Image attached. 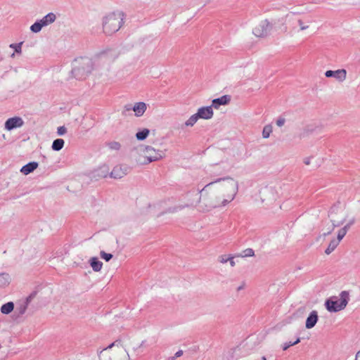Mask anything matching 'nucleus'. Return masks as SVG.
I'll return each mask as SVG.
<instances>
[{"instance_id":"obj_1","label":"nucleus","mask_w":360,"mask_h":360,"mask_svg":"<svg viewBox=\"0 0 360 360\" xmlns=\"http://www.w3.org/2000/svg\"><path fill=\"white\" fill-rule=\"evenodd\" d=\"M120 53L115 49H108L96 53L93 58L80 57L73 62L72 73L77 79H83L94 70L107 68L119 56Z\"/></svg>"},{"instance_id":"obj_2","label":"nucleus","mask_w":360,"mask_h":360,"mask_svg":"<svg viewBox=\"0 0 360 360\" xmlns=\"http://www.w3.org/2000/svg\"><path fill=\"white\" fill-rule=\"evenodd\" d=\"M216 182L212 181L206 184L200 191L199 198L200 210L202 212H210L214 209L224 207L227 200H221L215 192Z\"/></svg>"},{"instance_id":"obj_3","label":"nucleus","mask_w":360,"mask_h":360,"mask_svg":"<svg viewBox=\"0 0 360 360\" xmlns=\"http://www.w3.org/2000/svg\"><path fill=\"white\" fill-rule=\"evenodd\" d=\"M215 184V192L220 199L227 200L224 207L232 202L236 198L238 191V183L231 177L220 178L214 181Z\"/></svg>"},{"instance_id":"obj_4","label":"nucleus","mask_w":360,"mask_h":360,"mask_svg":"<svg viewBox=\"0 0 360 360\" xmlns=\"http://www.w3.org/2000/svg\"><path fill=\"white\" fill-rule=\"evenodd\" d=\"M122 357H129V354L120 340H116L108 345L99 354L100 360H122Z\"/></svg>"},{"instance_id":"obj_5","label":"nucleus","mask_w":360,"mask_h":360,"mask_svg":"<svg viewBox=\"0 0 360 360\" xmlns=\"http://www.w3.org/2000/svg\"><path fill=\"white\" fill-rule=\"evenodd\" d=\"M140 150L142 156L136 160V162L139 165H148L165 157V153L162 150L155 149L150 146H143Z\"/></svg>"},{"instance_id":"obj_6","label":"nucleus","mask_w":360,"mask_h":360,"mask_svg":"<svg viewBox=\"0 0 360 360\" xmlns=\"http://www.w3.org/2000/svg\"><path fill=\"white\" fill-rule=\"evenodd\" d=\"M349 294L348 291L344 290L340 293L339 297H331L325 302L327 310L330 312H337L344 309L348 304Z\"/></svg>"},{"instance_id":"obj_7","label":"nucleus","mask_w":360,"mask_h":360,"mask_svg":"<svg viewBox=\"0 0 360 360\" xmlns=\"http://www.w3.org/2000/svg\"><path fill=\"white\" fill-rule=\"evenodd\" d=\"M123 23L122 13H112L105 16L103 21V27L107 34H111L120 30Z\"/></svg>"},{"instance_id":"obj_8","label":"nucleus","mask_w":360,"mask_h":360,"mask_svg":"<svg viewBox=\"0 0 360 360\" xmlns=\"http://www.w3.org/2000/svg\"><path fill=\"white\" fill-rule=\"evenodd\" d=\"M286 20L291 24L292 30L295 32L304 31L309 27L312 22L311 19L307 15H301L297 13H289L286 15Z\"/></svg>"},{"instance_id":"obj_9","label":"nucleus","mask_w":360,"mask_h":360,"mask_svg":"<svg viewBox=\"0 0 360 360\" xmlns=\"http://www.w3.org/2000/svg\"><path fill=\"white\" fill-rule=\"evenodd\" d=\"M328 217L332 222V227L323 233L324 236L330 234L335 227L342 225L346 221L347 214L344 209L335 205L331 207Z\"/></svg>"},{"instance_id":"obj_10","label":"nucleus","mask_w":360,"mask_h":360,"mask_svg":"<svg viewBox=\"0 0 360 360\" xmlns=\"http://www.w3.org/2000/svg\"><path fill=\"white\" fill-rule=\"evenodd\" d=\"M270 21L264 20L261 21L252 30V33L257 37H266L271 32Z\"/></svg>"},{"instance_id":"obj_11","label":"nucleus","mask_w":360,"mask_h":360,"mask_svg":"<svg viewBox=\"0 0 360 360\" xmlns=\"http://www.w3.org/2000/svg\"><path fill=\"white\" fill-rule=\"evenodd\" d=\"M127 111L133 110L136 117L142 116L147 109V105L144 102L136 103L133 106L131 105H127L124 106Z\"/></svg>"},{"instance_id":"obj_12","label":"nucleus","mask_w":360,"mask_h":360,"mask_svg":"<svg viewBox=\"0 0 360 360\" xmlns=\"http://www.w3.org/2000/svg\"><path fill=\"white\" fill-rule=\"evenodd\" d=\"M24 124L23 120L20 117H13L8 119L5 122V129L11 131L14 129L21 127Z\"/></svg>"},{"instance_id":"obj_13","label":"nucleus","mask_w":360,"mask_h":360,"mask_svg":"<svg viewBox=\"0 0 360 360\" xmlns=\"http://www.w3.org/2000/svg\"><path fill=\"white\" fill-rule=\"evenodd\" d=\"M288 21L286 20V17L284 18H275L271 19L270 22L271 29L274 28L276 30H279L282 32H285L287 31V27L285 26V22Z\"/></svg>"},{"instance_id":"obj_14","label":"nucleus","mask_w":360,"mask_h":360,"mask_svg":"<svg viewBox=\"0 0 360 360\" xmlns=\"http://www.w3.org/2000/svg\"><path fill=\"white\" fill-rule=\"evenodd\" d=\"M129 168L125 165H117L110 172V176L114 179H121L128 174Z\"/></svg>"},{"instance_id":"obj_15","label":"nucleus","mask_w":360,"mask_h":360,"mask_svg":"<svg viewBox=\"0 0 360 360\" xmlns=\"http://www.w3.org/2000/svg\"><path fill=\"white\" fill-rule=\"evenodd\" d=\"M326 77H334L339 82H343L347 77V71L345 69H339L337 70H327L325 72Z\"/></svg>"},{"instance_id":"obj_16","label":"nucleus","mask_w":360,"mask_h":360,"mask_svg":"<svg viewBox=\"0 0 360 360\" xmlns=\"http://www.w3.org/2000/svg\"><path fill=\"white\" fill-rule=\"evenodd\" d=\"M199 119L209 120L213 117L214 112L212 106L200 108L196 112Z\"/></svg>"},{"instance_id":"obj_17","label":"nucleus","mask_w":360,"mask_h":360,"mask_svg":"<svg viewBox=\"0 0 360 360\" xmlns=\"http://www.w3.org/2000/svg\"><path fill=\"white\" fill-rule=\"evenodd\" d=\"M27 303H21L18 305L14 311L13 318L15 321H19L22 316L26 312Z\"/></svg>"},{"instance_id":"obj_18","label":"nucleus","mask_w":360,"mask_h":360,"mask_svg":"<svg viewBox=\"0 0 360 360\" xmlns=\"http://www.w3.org/2000/svg\"><path fill=\"white\" fill-rule=\"evenodd\" d=\"M318 321V313L316 311H312L306 320L305 326L307 329L314 327Z\"/></svg>"},{"instance_id":"obj_19","label":"nucleus","mask_w":360,"mask_h":360,"mask_svg":"<svg viewBox=\"0 0 360 360\" xmlns=\"http://www.w3.org/2000/svg\"><path fill=\"white\" fill-rule=\"evenodd\" d=\"M230 101V96L225 95L222 96L219 98H215L212 101V108H219V107L221 105H226Z\"/></svg>"},{"instance_id":"obj_20","label":"nucleus","mask_w":360,"mask_h":360,"mask_svg":"<svg viewBox=\"0 0 360 360\" xmlns=\"http://www.w3.org/2000/svg\"><path fill=\"white\" fill-rule=\"evenodd\" d=\"M56 20V15L53 13H49L45 16H44L41 19H40V22L42 24L43 27L48 26L53 22H54Z\"/></svg>"},{"instance_id":"obj_21","label":"nucleus","mask_w":360,"mask_h":360,"mask_svg":"<svg viewBox=\"0 0 360 360\" xmlns=\"http://www.w3.org/2000/svg\"><path fill=\"white\" fill-rule=\"evenodd\" d=\"M38 167V163L36 162H31L28 164L24 165L21 169L20 172L23 173L25 175L29 174L30 173L32 172L34 169H36Z\"/></svg>"},{"instance_id":"obj_22","label":"nucleus","mask_w":360,"mask_h":360,"mask_svg":"<svg viewBox=\"0 0 360 360\" xmlns=\"http://www.w3.org/2000/svg\"><path fill=\"white\" fill-rule=\"evenodd\" d=\"M90 266L94 271H100L103 267V263L97 257H91L89 260Z\"/></svg>"},{"instance_id":"obj_23","label":"nucleus","mask_w":360,"mask_h":360,"mask_svg":"<svg viewBox=\"0 0 360 360\" xmlns=\"http://www.w3.org/2000/svg\"><path fill=\"white\" fill-rule=\"evenodd\" d=\"M14 309V304L13 302H8L1 307L0 311L3 314H9Z\"/></svg>"},{"instance_id":"obj_24","label":"nucleus","mask_w":360,"mask_h":360,"mask_svg":"<svg viewBox=\"0 0 360 360\" xmlns=\"http://www.w3.org/2000/svg\"><path fill=\"white\" fill-rule=\"evenodd\" d=\"M11 281V278L8 274L5 272L0 273V287H5L8 285Z\"/></svg>"},{"instance_id":"obj_25","label":"nucleus","mask_w":360,"mask_h":360,"mask_svg":"<svg viewBox=\"0 0 360 360\" xmlns=\"http://www.w3.org/2000/svg\"><path fill=\"white\" fill-rule=\"evenodd\" d=\"M64 144L65 141L63 139H57L53 141L51 148L55 151H59L63 148Z\"/></svg>"},{"instance_id":"obj_26","label":"nucleus","mask_w":360,"mask_h":360,"mask_svg":"<svg viewBox=\"0 0 360 360\" xmlns=\"http://www.w3.org/2000/svg\"><path fill=\"white\" fill-rule=\"evenodd\" d=\"M150 130L148 129H143L140 131H138L136 134V138L139 141H143L145 140L149 135Z\"/></svg>"},{"instance_id":"obj_27","label":"nucleus","mask_w":360,"mask_h":360,"mask_svg":"<svg viewBox=\"0 0 360 360\" xmlns=\"http://www.w3.org/2000/svg\"><path fill=\"white\" fill-rule=\"evenodd\" d=\"M340 243H338V240H335V239L332 240L326 250H325L326 254L329 255L339 245Z\"/></svg>"},{"instance_id":"obj_28","label":"nucleus","mask_w":360,"mask_h":360,"mask_svg":"<svg viewBox=\"0 0 360 360\" xmlns=\"http://www.w3.org/2000/svg\"><path fill=\"white\" fill-rule=\"evenodd\" d=\"M199 120L197 114L192 115L184 123L186 127H193Z\"/></svg>"},{"instance_id":"obj_29","label":"nucleus","mask_w":360,"mask_h":360,"mask_svg":"<svg viewBox=\"0 0 360 360\" xmlns=\"http://www.w3.org/2000/svg\"><path fill=\"white\" fill-rule=\"evenodd\" d=\"M349 229V225H345L343 228L339 230L338 233V238L335 239V240H338V243L340 242V240L345 237L346 235L347 231Z\"/></svg>"},{"instance_id":"obj_30","label":"nucleus","mask_w":360,"mask_h":360,"mask_svg":"<svg viewBox=\"0 0 360 360\" xmlns=\"http://www.w3.org/2000/svg\"><path fill=\"white\" fill-rule=\"evenodd\" d=\"M43 27L42 24L40 22V20H37L34 24L30 26V30L34 33L39 32Z\"/></svg>"},{"instance_id":"obj_31","label":"nucleus","mask_w":360,"mask_h":360,"mask_svg":"<svg viewBox=\"0 0 360 360\" xmlns=\"http://www.w3.org/2000/svg\"><path fill=\"white\" fill-rule=\"evenodd\" d=\"M272 132V127L270 124L265 125L263 128L262 131V136L264 139H267L269 137L271 133Z\"/></svg>"},{"instance_id":"obj_32","label":"nucleus","mask_w":360,"mask_h":360,"mask_svg":"<svg viewBox=\"0 0 360 360\" xmlns=\"http://www.w3.org/2000/svg\"><path fill=\"white\" fill-rule=\"evenodd\" d=\"M108 147L111 150H119L121 148V144L117 141H111L108 143Z\"/></svg>"},{"instance_id":"obj_33","label":"nucleus","mask_w":360,"mask_h":360,"mask_svg":"<svg viewBox=\"0 0 360 360\" xmlns=\"http://www.w3.org/2000/svg\"><path fill=\"white\" fill-rule=\"evenodd\" d=\"M300 342V338H297V340L294 342H285L283 345L282 347H283V350H287L291 346H293V345H295L297 344H298L299 342Z\"/></svg>"},{"instance_id":"obj_34","label":"nucleus","mask_w":360,"mask_h":360,"mask_svg":"<svg viewBox=\"0 0 360 360\" xmlns=\"http://www.w3.org/2000/svg\"><path fill=\"white\" fill-rule=\"evenodd\" d=\"M101 257L105 260L106 262L110 261L112 258V255L110 253H106L104 251H101L100 252Z\"/></svg>"},{"instance_id":"obj_35","label":"nucleus","mask_w":360,"mask_h":360,"mask_svg":"<svg viewBox=\"0 0 360 360\" xmlns=\"http://www.w3.org/2000/svg\"><path fill=\"white\" fill-rule=\"evenodd\" d=\"M22 42L18 43V44H11L10 45V47L13 49L16 53H21Z\"/></svg>"},{"instance_id":"obj_36","label":"nucleus","mask_w":360,"mask_h":360,"mask_svg":"<svg viewBox=\"0 0 360 360\" xmlns=\"http://www.w3.org/2000/svg\"><path fill=\"white\" fill-rule=\"evenodd\" d=\"M98 172L101 174H98V176L101 178H104L107 176L108 171L105 167H101Z\"/></svg>"},{"instance_id":"obj_37","label":"nucleus","mask_w":360,"mask_h":360,"mask_svg":"<svg viewBox=\"0 0 360 360\" xmlns=\"http://www.w3.org/2000/svg\"><path fill=\"white\" fill-rule=\"evenodd\" d=\"M254 255V251L252 249L248 248L243 251L242 257H252Z\"/></svg>"},{"instance_id":"obj_38","label":"nucleus","mask_w":360,"mask_h":360,"mask_svg":"<svg viewBox=\"0 0 360 360\" xmlns=\"http://www.w3.org/2000/svg\"><path fill=\"white\" fill-rule=\"evenodd\" d=\"M66 131H67V129L64 126L59 127L57 129V133L60 136L65 134L66 133Z\"/></svg>"},{"instance_id":"obj_39","label":"nucleus","mask_w":360,"mask_h":360,"mask_svg":"<svg viewBox=\"0 0 360 360\" xmlns=\"http://www.w3.org/2000/svg\"><path fill=\"white\" fill-rule=\"evenodd\" d=\"M285 122V118L283 117H279L277 120H276V124L278 126V127H282L284 125Z\"/></svg>"},{"instance_id":"obj_40","label":"nucleus","mask_w":360,"mask_h":360,"mask_svg":"<svg viewBox=\"0 0 360 360\" xmlns=\"http://www.w3.org/2000/svg\"><path fill=\"white\" fill-rule=\"evenodd\" d=\"M228 257H227L226 255H221L219 257V261L222 264L226 263L227 262H229Z\"/></svg>"},{"instance_id":"obj_41","label":"nucleus","mask_w":360,"mask_h":360,"mask_svg":"<svg viewBox=\"0 0 360 360\" xmlns=\"http://www.w3.org/2000/svg\"><path fill=\"white\" fill-rule=\"evenodd\" d=\"M228 259H229V263H230V265H231V266H235V264H236V263H235V262H234V260H233V257H228Z\"/></svg>"},{"instance_id":"obj_42","label":"nucleus","mask_w":360,"mask_h":360,"mask_svg":"<svg viewBox=\"0 0 360 360\" xmlns=\"http://www.w3.org/2000/svg\"><path fill=\"white\" fill-rule=\"evenodd\" d=\"M245 286V283L244 282H243L238 288H237V291H240L241 290H243Z\"/></svg>"},{"instance_id":"obj_43","label":"nucleus","mask_w":360,"mask_h":360,"mask_svg":"<svg viewBox=\"0 0 360 360\" xmlns=\"http://www.w3.org/2000/svg\"><path fill=\"white\" fill-rule=\"evenodd\" d=\"M182 354H183V351L179 350L175 353L174 356H176V358H178V357H180L181 356H182Z\"/></svg>"},{"instance_id":"obj_44","label":"nucleus","mask_w":360,"mask_h":360,"mask_svg":"<svg viewBox=\"0 0 360 360\" xmlns=\"http://www.w3.org/2000/svg\"><path fill=\"white\" fill-rule=\"evenodd\" d=\"M310 162H311V158H306L304 159V163L306 165H309L310 164Z\"/></svg>"},{"instance_id":"obj_45","label":"nucleus","mask_w":360,"mask_h":360,"mask_svg":"<svg viewBox=\"0 0 360 360\" xmlns=\"http://www.w3.org/2000/svg\"><path fill=\"white\" fill-rule=\"evenodd\" d=\"M267 193H272V188H266L263 191V194H266Z\"/></svg>"},{"instance_id":"obj_46","label":"nucleus","mask_w":360,"mask_h":360,"mask_svg":"<svg viewBox=\"0 0 360 360\" xmlns=\"http://www.w3.org/2000/svg\"><path fill=\"white\" fill-rule=\"evenodd\" d=\"M32 299V295H31L27 297L26 300L23 303H27V305H28L29 303L31 302Z\"/></svg>"},{"instance_id":"obj_47","label":"nucleus","mask_w":360,"mask_h":360,"mask_svg":"<svg viewBox=\"0 0 360 360\" xmlns=\"http://www.w3.org/2000/svg\"><path fill=\"white\" fill-rule=\"evenodd\" d=\"M32 299V295H31L27 297L26 300L23 303H27V305H28L29 303L31 302Z\"/></svg>"},{"instance_id":"obj_48","label":"nucleus","mask_w":360,"mask_h":360,"mask_svg":"<svg viewBox=\"0 0 360 360\" xmlns=\"http://www.w3.org/2000/svg\"><path fill=\"white\" fill-rule=\"evenodd\" d=\"M355 360H360V351L357 352L356 354V359Z\"/></svg>"},{"instance_id":"obj_49","label":"nucleus","mask_w":360,"mask_h":360,"mask_svg":"<svg viewBox=\"0 0 360 360\" xmlns=\"http://www.w3.org/2000/svg\"><path fill=\"white\" fill-rule=\"evenodd\" d=\"M354 219H352L346 225H349V227H350L354 224Z\"/></svg>"},{"instance_id":"obj_50","label":"nucleus","mask_w":360,"mask_h":360,"mask_svg":"<svg viewBox=\"0 0 360 360\" xmlns=\"http://www.w3.org/2000/svg\"><path fill=\"white\" fill-rule=\"evenodd\" d=\"M176 358L175 356H169L167 358V360H175Z\"/></svg>"},{"instance_id":"obj_51","label":"nucleus","mask_w":360,"mask_h":360,"mask_svg":"<svg viewBox=\"0 0 360 360\" xmlns=\"http://www.w3.org/2000/svg\"><path fill=\"white\" fill-rule=\"evenodd\" d=\"M262 360H266V357L265 356H262Z\"/></svg>"},{"instance_id":"obj_52","label":"nucleus","mask_w":360,"mask_h":360,"mask_svg":"<svg viewBox=\"0 0 360 360\" xmlns=\"http://www.w3.org/2000/svg\"><path fill=\"white\" fill-rule=\"evenodd\" d=\"M1 348V345L0 344V349Z\"/></svg>"}]
</instances>
